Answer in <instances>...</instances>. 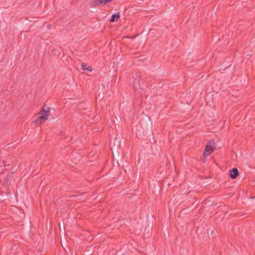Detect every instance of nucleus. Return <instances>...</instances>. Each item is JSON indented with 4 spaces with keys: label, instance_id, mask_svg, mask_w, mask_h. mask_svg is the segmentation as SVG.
Here are the masks:
<instances>
[{
    "label": "nucleus",
    "instance_id": "obj_1",
    "mask_svg": "<svg viewBox=\"0 0 255 255\" xmlns=\"http://www.w3.org/2000/svg\"><path fill=\"white\" fill-rule=\"evenodd\" d=\"M50 112V108L47 106H44L39 112L38 119L41 123L44 122L47 120Z\"/></svg>",
    "mask_w": 255,
    "mask_h": 255
},
{
    "label": "nucleus",
    "instance_id": "obj_2",
    "mask_svg": "<svg viewBox=\"0 0 255 255\" xmlns=\"http://www.w3.org/2000/svg\"><path fill=\"white\" fill-rule=\"evenodd\" d=\"M214 149L211 145V143L208 142L206 145L204 153L203 156L204 158H206L207 156H209L211 155V154L213 152Z\"/></svg>",
    "mask_w": 255,
    "mask_h": 255
},
{
    "label": "nucleus",
    "instance_id": "obj_3",
    "mask_svg": "<svg viewBox=\"0 0 255 255\" xmlns=\"http://www.w3.org/2000/svg\"><path fill=\"white\" fill-rule=\"evenodd\" d=\"M113 0H93L92 2L93 6H99L104 5L111 2Z\"/></svg>",
    "mask_w": 255,
    "mask_h": 255
},
{
    "label": "nucleus",
    "instance_id": "obj_4",
    "mask_svg": "<svg viewBox=\"0 0 255 255\" xmlns=\"http://www.w3.org/2000/svg\"><path fill=\"white\" fill-rule=\"evenodd\" d=\"M230 176L232 179H235L239 175V171L237 168H234L230 171Z\"/></svg>",
    "mask_w": 255,
    "mask_h": 255
},
{
    "label": "nucleus",
    "instance_id": "obj_5",
    "mask_svg": "<svg viewBox=\"0 0 255 255\" xmlns=\"http://www.w3.org/2000/svg\"><path fill=\"white\" fill-rule=\"evenodd\" d=\"M140 82L139 78H135L133 81V87L136 90L141 89L142 87L140 86Z\"/></svg>",
    "mask_w": 255,
    "mask_h": 255
},
{
    "label": "nucleus",
    "instance_id": "obj_6",
    "mask_svg": "<svg viewBox=\"0 0 255 255\" xmlns=\"http://www.w3.org/2000/svg\"><path fill=\"white\" fill-rule=\"evenodd\" d=\"M120 17V13L118 12L117 13L113 14L112 15L111 18L110 19V22H113L115 21V19H118Z\"/></svg>",
    "mask_w": 255,
    "mask_h": 255
},
{
    "label": "nucleus",
    "instance_id": "obj_7",
    "mask_svg": "<svg viewBox=\"0 0 255 255\" xmlns=\"http://www.w3.org/2000/svg\"><path fill=\"white\" fill-rule=\"evenodd\" d=\"M81 66L82 67V69L83 70H88L89 71H92V68L91 66H89L87 67V64L85 63H82L81 64Z\"/></svg>",
    "mask_w": 255,
    "mask_h": 255
}]
</instances>
